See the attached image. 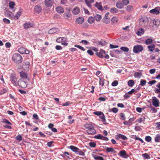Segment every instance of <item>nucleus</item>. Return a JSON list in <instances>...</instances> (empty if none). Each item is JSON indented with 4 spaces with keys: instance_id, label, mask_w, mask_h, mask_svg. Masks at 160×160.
Instances as JSON below:
<instances>
[{
    "instance_id": "nucleus-6",
    "label": "nucleus",
    "mask_w": 160,
    "mask_h": 160,
    "mask_svg": "<svg viewBox=\"0 0 160 160\" xmlns=\"http://www.w3.org/2000/svg\"><path fill=\"white\" fill-rule=\"evenodd\" d=\"M18 51L22 54H28L29 53V51L27 49L23 47L19 48L18 49Z\"/></svg>"
},
{
    "instance_id": "nucleus-2",
    "label": "nucleus",
    "mask_w": 160,
    "mask_h": 160,
    "mask_svg": "<svg viewBox=\"0 0 160 160\" xmlns=\"http://www.w3.org/2000/svg\"><path fill=\"white\" fill-rule=\"evenodd\" d=\"M129 2V0H122V1H119L116 3L117 7L119 9L123 8L124 6H126Z\"/></svg>"
},
{
    "instance_id": "nucleus-31",
    "label": "nucleus",
    "mask_w": 160,
    "mask_h": 160,
    "mask_svg": "<svg viewBox=\"0 0 160 160\" xmlns=\"http://www.w3.org/2000/svg\"><path fill=\"white\" fill-rule=\"evenodd\" d=\"M20 77L23 78H27L28 75L26 72L22 71L20 72Z\"/></svg>"
},
{
    "instance_id": "nucleus-61",
    "label": "nucleus",
    "mask_w": 160,
    "mask_h": 160,
    "mask_svg": "<svg viewBox=\"0 0 160 160\" xmlns=\"http://www.w3.org/2000/svg\"><path fill=\"white\" fill-rule=\"evenodd\" d=\"M135 119L134 118H131L129 119L128 122L130 125L132 124V122L134 121Z\"/></svg>"
},
{
    "instance_id": "nucleus-24",
    "label": "nucleus",
    "mask_w": 160,
    "mask_h": 160,
    "mask_svg": "<svg viewBox=\"0 0 160 160\" xmlns=\"http://www.w3.org/2000/svg\"><path fill=\"white\" fill-rule=\"evenodd\" d=\"M148 51L152 52L155 49V45L154 44H151L147 47Z\"/></svg>"
},
{
    "instance_id": "nucleus-45",
    "label": "nucleus",
    "mask_w": 160,
    "mask_h": 160,
    "mask_svg": "<svg viewBox=\"0 0 160 160\" xmlns=\"http://www.w3.org/2000/svg\"><path fill=\"white\" fill-rule=\"evenodd\" d=\"M146 82H147L146 80L142 79L140 81V84L139 86L141 85L142 86H144L146 85Z\"/></svg>"
},
{
    "instance_id": "nucleus-58",
    "label": "nucleus",
    "mask_w": 160,
    "mask_h": 160,
    "mask_svg": "<svg viewBox=\"0 0 160 160\" xmlns=\"http://www.w3.org/2000/svg\"><path fill=\"white\" fill-rule=\"evenodd\" d=\"M106 150L108 152H112L113 151V149L112 148L107 147Z\"/></svg>"
},
{
    "instance_id": "nucleus-32",
    "label": "nucleus",
    "mask_w": 160,
    "mask_h": 160,
    "mask_svg": "<svg viewBox=\"0 0 160 160\" xmlns=\"http://www.w3.org/2000/svg\"><path fill=\"white\" fill-rule=\"evenodd\" d=\"M127 84L129 87H132L134 85L135 82L133 80H130L128 82Z\"/></svg>"
},
{
    "instance_id": "nucleus-18",
    "label": "nucleus",
    "mask_w": 160,
    "mask_h": 160,
    "mask_svg": "<svg viewBox=\"0 0 160 160\" xmlns=\"http://www.w3.org/2000/svg\"><path fill=\"white\" fill-rule=\"evenodd\" d=\"M158 7H157L154 9H152L150 10V12L151 13L155 14L156 15H157L159 14L160 13L159 11L157 9L158 8Z\"/></svg>"
},
{
    "instance_id": "nucleus-8",
    "label": "nucleus",
    "mask_w": 160,
    "mask_h": 160,
    "mask_svg": "<svg viewBox=\"0 0 160 160\" xmlns=\"http://www.w3.org/2000/svg\"><path fill=\"white\" fill-rule=\"evenodd\" d=\"M109 14V12H107L105 14V17L103 18V22L106 24H108L110 22V18L108 17Z\"/></svg>"
},
{
    "instance_id": "nucleus-39",
    "label": "nucleus",
    "mask_w": 160,
    "mask_h": 160,
    "mask_svg": "<svg viewBox=\"0 0 160 160\" xmlns=\"http://www.w3.org/2000/svg\"><path fill=\"white\" fill-rule=\"evenodd\" d=\"M76 154L82 156H84L85 155L84 152L79 148H78V150L77 151Z\"/></svg>"
},
{
    "instance_id": "nucleus-5",
    "label": "nucleus",
    "mask_w": 160,
    "mask_h": 160,
    "mask_svg": "<svg viewBox=\"0 0 160 160\" xmlns=\"http://www.w3.org/2000/svg\"><path fill=\"white\" fill-rule=\"evenodd\" d=\"M148 24V20L146 18H142L139 19V25L141 27L147 26Z\"/></svg>"
},
{
    "instance_id": "nucleus-25",
    "label": "nucleus",
    "mask_w": 160,
    "mask_h": 160,
    "mask_svg": "<svg viewBox=\"0 0 160 160\" xmlns=\"http://www.w3.org/2000/svg\"><path fill=\"white\" fill-rule=\"evenodd\" d=\"M66 38L65 37H59L57 38L56 41L58 43H60L62 41H66Z\"/></svg>"
},
{
    "instance_id": "nucleus-23",
    "label": "nucleus",
    "mask_w": 160,
    "mask_h": 160,
    "mask_svg": "<svg viewBox=\"0 0 160 160\" xmlns=\"http://www.w3.org/2000/svg\"><path fill=\"white\" fill-rule=\"evenodd\" d=\"M58 31V29L57 28H53L50 29L48 31V33L52 34L56 33Z\"/></svg>"
},
{
    "instance_id": "nucleus-38",
    "label": "nucleus",
    "mask_w": 160,
    "mask_h": 160,
    "mask_svg": "<svg viewBox=\"0 0 160 160\" xmlns=\"http://www.w3.org/2000/svg\"><path fill=\"white\" fill-rule=\"evenodd\" d=\"M92 156L96 160H104V158L102 157L97 156L94 154H92Z\"/></svg>"
},
{
    "instance_id": "nucleus-60",
    "label": "nucleus",
    "mask_w": 160,
    "mask_h": 160,
    "mask_svg": "<svg viewBox=\"0 0 160 160\" xmlns=\"http://www.w3.org/2000/svg\"><path fill=\"white\" fill-rule=\"evenodd\" d=\"M15 138L17 140L21 141L22 140V137L20 134L18 135V136L16 137Z\"/></svg>"
},
{
    "instance_id": "nucleus-9",
    "label": "nucleus",
    "mask_w": 160,
    "mask_h": 160,
    "mask_svg": "<svg viewBox=\"0 0 160 160\" xmlns=\"http://www.w3.org/2000/svg\"><path fill=\"white\" fill-rule=\"evenodd\" d=\"M10 81L12 82L15 86L17 85L16 81L17 79L15 76L13 74H11L10 76Z\"/></svg>"
},
{
    "instance_id": "nucleus-30",
    "label": "nucleus",
    "mask_w": 160,
    "mask_h": 160,
    "mask_svg": "<svg viewBox=\"0 0 160 160\" xmlns=\"http://www.w3.org/2000/svg\"><path fill=\"white\" fill-rule=\"evenodd\" d=\"M152 21L153 24L156 27H158L160 24V21L158 19H154Z\"/></svg>"
},
{
    "instance_id": "nucleus-19",
    "label": "nucleus",
    "mask_w": 160,
    "mask_h": 160,
    "mask_svg": "<svg viewBox=\"0 0 160 160\" xmlns=\"http://www.w3.org/2000/svg\"><path fill=\"white\" fill-rule=\"evenodd\" d=\"M42 10L41 7L37 5L34 8V12L37 13H39L41 12Z\"/></svg>"
},
{
    "instance_id": "nucleus-57",
    "label": "nucleus",
    "mask_w": 160,
    "mask_h": 160,
    "mask_svg": "<svg viewBox=\"0 0 160 160\" xmlns=\"http://www.w3.org/2000/svg\"><path fill=\"white\" fill-rule=\"evenodd\" d=\"M3 21L4 23L6 24H9L10 23V21L8 19L4 18L3 19Z\"/></svg>"
},
{
    "instance_id": "nucleus-4",
    "label": "nucleus",
    "mask_w": 160,
    "mask_h": 160,
    "mask_svg": "<svg viewBox=\"0 0 160 160\" xmlns=\"http://www.w3.org/2000/svg\"><path fill=\"white\" fill-rule=\"evenodd\" d=\"M143 50V48L142 45H138L134 46L133 51L135 53H137L138 52H142Z\"/></svg>"
},
{
    "instance_id": "nucleus-59",
    "label": "nucleus",
    "mask_w": 160,
    "mask_h": 160,
    "mask_svg": "<svg viewBox=\"0 0 160 160\" xmlns=\"http://www.w3.org/2000/svg\"><path fill=\"white\" fill-rule=\"evenodd\" d=\"M64 15V17L66 19H67L71 17V14L69 12L67 13H65Z\"/></svg>"
},
{
    "instance_id": "nucleus-51",
    "label": "nucleus",
    "mask_w": 160,
    "mask_h": 160,
    "mask_svg": "<svg viewBox=\"0 0 160 160\" xmlns=\"http://www.w3.org/2000/svg\"><path fill=\"white\" fill-rule=\"evenodd\" d=\"M145 140L147 142H149L152 140V138L150 136H146L145 138Z\"/></svg>"
},
{
    "instance_id": "nucleus-20",
    "label": "nucleus",
    "mask_w": 160,
    "mask_h": 160,
    "mask_svg": "<svg viewBox=\"0 0 160 160\" xmlns=\"http://www.w3.org/2000/svg\"><path fill=\"white\" fill-rule=\"evenodd\" d=\"M72 13L74 15H77L80 12V10L78 7H75L72 10Z\"/></svg>"
},
{
    "instance_id": "nucleus-7",
    "label": "nucleus",
    "mask_w": 160,
    "mask_h": 160,
    "mask_svg": "<svg viewBox=\"0 0 160 160\" xmlns=\"http://www.w3.org/2000/svg\"><path fill=\"white\" fill-rule=\"evenodd\" d=\"M34 25L33 23L30 22H26L23 24L24 28L25 29H28L34 26Z\"/></svg>"
},
{
    "instance_id": "nucleus-13",
    "label": "nucleus",
    "mask_w": 160,
    "mask_h": 160,
    "mask_svg": "<svg viewBox=\"0 0 160 160\" xmlns=\"http://www.w3.org/2000/svg\"><path fill=\"white\" fill-rule=\"evenodd\" d=\"M44 2L45 6L48 7H51L53 3L52 0H45Z\"/></svg>"
},
{
    "instance_id": "nucleus-17",
    "label": "nucleus",
    "mask_w": 160,
    "mask_h": 160,
    "mask_svg": "<svg viewBox=\"0 0 160 160\" xmlns=\"http://www.w3.org/2000/svg\"><path fill=\"white\" fill-rule=\"evenodd\" d=\"M18 84L20 87L23 88H26L27 86L26 82L23 80L19 81Z\"/></svg>"
},
{
    "instance_id": "nucleus-47",
    "label": "nucleus",
    "mask_w": 160,
    "mask_h": 160,
    "mask_svg": "<svg viewBox=\"0 0 160 160\" xmlns=\"http://www.w3.org/2000/svg\"><path fill=\"white\" fill-rule=\"evenodd\" d=\"M94 138L97 139H102L103 138V136L101 134H99L96 135L94 136Z\"/></svg>"
},
{
    "instance_id": "nucleus-44",
    "label": "nucleus",
    "mask_w": 160,
    "mask_h": 160,
    "mask_svg": "<svg viewBox=\"0 0 160 160\" xmlns=\"http://www.w3.org/2000/svg\"><path fill=\"white\" fill-rule=\"evenodd\" d=\"M99 84L100 85H101L102 86H103L104 85V79L103 78H99Z\"/></svg>"
},
{
    "instance_id": "nucleus-35",
    "label": "nucleus",
    "mask_w": 160,
    "mask_h": 160,
    "mask_svg": "<svg viewBox=\"0 0 160 160\" xmlns=\"http://www.w3.org/2000/svg\"><path fill=\"white\" fill-rule=\"evenodd\" d=\"M133 6L132 5H129L126 8V11L128 12H130L133 10Z\"/></svg>"
},
{
    "instance_id": "nucleus-16",
    "label": "nucleus",
    "mask_w": 160,
    "mask_h": 160,
    "mask_svg": "<svg viewBox=\"0 0 160 160\" xmlns=\"http://www.w3.org/2000/svg\"><path fill=\"white\" fill-rule=\"evenodd\" d=\"M85 2L88 7L90 9H92V6L91 3L94 2V0H85Z\"/></svg>"
},
{
    "instance_id": "nucleus-26",
    "label": "nucleus",
    "mask_w": 160,
    "mask_h": 160,
    "mask_svg": "<svg viewBox=\"0 0 160 160\" xmlns=\"http://www.w3.org/2000/svg\"><path fill=\"white\" fill-rule=\"evenodd\" d=\"M95 5V7H97L99 10H101V11H102L103 10V9L102 8V7L101 3H98L97 2H96Z\"/></svg>"
},
{
    "instance_id": "nucleus-36",
    "label": "nucleus",
    "mask_w": 160,
    "mask_h": 160,
    "mask_svg": "<svg viewBox=\"0 0 160 160\" xmlns=\"http://www.w3.org/2000/svg\"><path fill=\"white\" fill-rule=\"evenodd\" d=\"M88 22L90 24H92L94 22V18L92 17H89L88 19Z\"/></svg>"
},
{
    "instance_id": "nucleus-53",
    "label": "nucleus",
    "mask_w": 160,
    "mask_h": 160,
    "mask_svg": "<svg viewBox=\"0 0 160 160\" xmlns=\"http://www.w3.org/2000/svg\"><path fill=\"white\" fill-rule=\"evenodd\" d=\"M132 136L135 137L134 138L136 140H138L140 141H141L142 143L144 142V141L142 139H141L139 137H138L136 135H134V136L133 135V136Z\"/></svg>"
},
{
    "instance_id": "nucleus-63",
    "label": "nucleus",
    "mask_w": 160,
    "mask_h": 160,
    "mask_svg": "<svg viewBox=\"0 0 160 160\" xmlns=\"http://www.w3.org/2000/svg\"><path fill=\"white\" fill-rule=\"evenodd\" d=\"M145 119V117H143L142 118H141L138 120V121L139 123H140L142 121H144Z\"/></svg>"
},
{
    "instance_id": "nucleus-14",
    "label": "nucleus",
    "mask_w": 160,
    "mask_h": 160,
    "mask_svg": "<svg viewBox=\"0 0 160 160\" xmlns=\"http://www.w3.org/2000/svg\"><path fill=\"white\" fill-rule=\"evenodd\" d=\"M152 104L156 107H158L159 106V102L158 99L155 97H153Z\"/></svg>"
},
{
    "instance_id": "nucleus-64",
    "label": "nucleus",
    "mask_w": 160,
    "mask_h": 160,
    "mask_svg": "<svg viewBox=\"0 0 160 160\" xmlns=\"http://www.w3.org/2000/svg\"><path fill=\"white\" fill-rule=\"evenodd\" d=\"M71 103L69 102H67L65 103H63L62 104V105L63 106H69L71 104Z\"/></svg>"
},
{
    "instance_id": "nucleus-15",
    "label": "nucleus",
    "mask_w": 160,
    "mask_h": 160,
    "mask_svg": "<svg viewBox=\"0 0 160 160\" xmlns=\"http://www.w3.org/2000/svg\"><path fill=\"white\" fill-rule=\"evenodd\" d=\"M87 132L89 135H93L96 133V131L93 127L92 129L87 130Z\"/></svg>"
},
{
    "instance_id": "nucleus-27",
    "label": "nucleus",
    "mask_w": 160,
    "mask_h": 160,
    "mask_svg": "<svg viewBox=\"0 0 160 160\" xmlns=\"http://www.w3.org/2000/svg\"><path fill=\"white\" fill-rule=\"evenodd\" d=\"M144 32V30L142 28L139 29L136 33L137 34L138 36H141Z\"/></svg>"
},
{
    "instance_id": "nucleus-50",
    "label": "nucleus",
    "mask_w": 160,
    "mask_h": 160,
    "mask_svg": "<svg viewBox=\"0 0 160 160\" xmlns=\"http://www.w3.org/2000/svg\"><path fill=\"white\" fill-rule=\"evenodd\" d=\"M15 5V3L11 1L9 3V6L11 9L14 8V6Z\"/></svg>"
},
{
    "instance_id": "nucleus-52",
    "label": "nucleus",
    "mask_w": 160,
    "mask_h": 160,
    "mask_svg": "<svg viewBox=\"0 0 160 160\" xmlns=\"http://www.w3.org/2000/svg\"><path fill=\"white\" fill-rule=\"evenodd\" d=\"M120 49L122 51L126 52H128L129 50V49L128 48L124 47H121Z\"/></svg>"
},
{
    "instance_id": "nucleus-40",
    "label": "nucleus",
    "mask_w": 160,
    "mask_h": 160,
    "mask_svg": "<svg viewBox=\"0 0 160 160\" xmlns=\"http://www.w3.org/2000/svg\"><path fill=\"white\" fill-rule=\"evenodd\" d=\"M118 9L115 8H112L110 10V12L111 13H117L118 12Z\"/></svg>"
},
{
    "instance_id": "nucleus-41",
    "label": "nucleus",
    "mask_w": 160,
    "mask_h": 160,
    "mask_svg": "<svg viewBox=\"0 0 160 160\" xmlns=\"http://www.w3.org/2000/svg\"><path fill=\"white\" fill-rule=\"evenodd\" d=\"M142 74V73L140 72H137L134 73V76L136 78H140Z\"/></svg>"
},
{
    "instance_id": "nucleus-28",
    "label": "nucleus",
    "mask_w": 160,
    "mask_h": 160,
    "mask_svg": "<svg viewBox=\"0 0 160 160\" xmlns=\"http://www.w3.org/2000/svg\"><path fill=\"white\" fill-rule=\"evenodd\" d=\"M69 148L71 149L72 151L75 152V153H77V151L78 150V148L72 145L70 146Z\"/></svg>"
},
{
    "instance_id": "nucleus-33",
    "label": "nucleus",
    "mask_w": 160,
    "mask_h": 160,
    "mask_svg": "<svg viewBox=\"0 0 160 160\" xmlns=\"http://www.w3.org/2000/svg\"><path fill=\"white\" fill-rule=\"evenodd\" d=\"M94 20L97 21H99L101 20L102 17L100 15L97 14L94 16Z\"/></svg>"
},
{
    "instance_id": "nucleus-49",
    "label": "nucleus",
    "mask_w": 160,
    "mask_h": 160,
    "mask_svg": "<svg viewBox=\"0 0 160 160\" xmlns=\"http://www.w3.org/2000/svg\"><path fill=\"white\" fill-rule=\"evenodd\" d=\"M142 155L145 159H149L150 158L149 155L147 153L143 154Z\"/></svg>"
},
{
    "instance_id": "nucleus-42",
    "label": "nucleus",
    "mask_w": 160,
    "mask_h": 160,
    "mask_svg": "<svg viewBox=\"0 0 160 160\" xmlns=\"http://www.w3.org/2000/svg\"><path fill=\"white\" fill-rule=\"evenodd\" d=\"M160 140V134H157L155 138V141L158 142H159Z\"/></svg>"
},
{
    "instance_id": "nucleus-62",
    "label": "nucleus",
    "mask_w": 160,
    "mask_h": 160,
    "mask_svg": "<svg viewBox=\"0 0 160 160\" xmlns=\"http://www.w3.org/2000/svg\"><path fill=\"white\" fill-rule=\"evenodd\" d=\"M80 43H83L85 45H87L89 43L86 40H82L81 41Z\"/></svg>"
},
{
    "instance_id": "nucleus-54",
    "label": "nucleus",
    "mask_w": 160,
    "mask_h": 160,
    "mask_svg": "<svg viewBox=\"0 0 160 160\" xmlns=\"http://www.w3.org/2000/svg\"><path fill=\"white\" fill-rule=\"evenodd\" d=\"M118 84V82L117 80H115L113 81L112 83V86L115 87L117 86Z\"/></svg>"
},
{
    "instance_id": "nucleus-46",
    "label": "nucleus",
    "mask_w": 160,
    "mask_h": 160,
    "mask_svg": "<svg viewBox=\"0 0 160 160\" xmlns=\"http://www.w3.org/2000/svg\"><path fill=\"white\" fill-rule=\"evenodd\" d=\"M118 19L116 17H113L111 19V22L112 23H114L118 22Z\"/></svg>"
},
{
    "instance_id": "nucleus-48",
    "label": "nucleus",
    "mask_w": 160,
    "mask_h": 160,
    "mask_svg": "<svg viewBox=\"0 0 160 160\" xmlns=\"http://www.w3.org/2000/svg\"><path fill=\"white\" fill-rule=\"evenodd\" d=\"M120 118L121 120H124L126 117L125 115V114L122 113H121L119 114Z\"/></svg>"
},
{
    "instance_id": "nucleus-37",
    "label": "nucleus",
    "mask_w": 160,
    "mask_h": 160,
    "mask_svg": "<svg viewBox=\"0 0 160 160\" xmlns=\"http://www.w3.org/2000/svg\"><path fill=\"white\" fill-rule=\"evenodd\" d=\"M153 40L151 38H148L147 39L145 42V43L146 45H149L152 43Z\"/></svg>"
},
{
    "instance_id": "nucleus-3",
    "label": "nucleus",
    "mask_w": 160,
    "mask_h": 160,
    "mask_svg": "<svg viewBox=\"0 0 160 160\" xmlns=\"http://www.w3.org/2000/svg\"><path fill=\"white\" fill-rule=\"evenodd\" d=\"M93 113L95 115L99 116L100 118L102 119V120L104 124H107V123L106 121L105 116L104 114L102 112L100 111H96L94 112Z\"/></svg>"
},
{
    "instance_id": "nucleus-43",
    "label": "nucleus",
    "mask_w": 160,
    "mask_h": 160,
    "mask_svg": "<svg viewBox=\"0 0 160 160\" xmlns=\"http://www.w3.org/2000/svg\"><path fill=\"white\" fill-rule=\"evenodd\" d=\"M156 87L158 88V89H157L155 90V92L157 93H160V82L158 83L157 85L156 86Z\"/></svg>"
},
{
    "instance_id": "nucleus-55",
    "label": "nucleus",
    "mask_w": 160,
    "mask_h": 160,
    "mask_svg": "<svg viewBox=\"0 0 160 160\" xmlns=\"http://www.w3.org/2000/svg\"><path fill=\"white\" fill-rule=\"evenodd\" d=\"M74 47H76V48H79V49L82 50L83 51H84L85 50V49L83 47L80 46V45H75L74 46Z\"/></svg>"
},
{
    "instance_id": "nucleus-22",
    "label": "nucleus",
    "mask_w": 160,
    "mask_h": 160,
    "mask_svg": "<svg viewBox=\"0 0 160 160\" xmlns=\"http://www.w3.org/2000/svg\"><path fill=\"white\" fill-rule=\"evenodd\" d=\"M84 18L82 17H78L76 20V22L78 24H82L84 22Z\"/></svg>"
},
{
    "instance_id": "nucleus-12",
    "label": "nucleus",
    "mask_w": 160,
    "mask_h": 160,
    "mask_svg": "<svg viewBox=\"0 0 160 160\" xmlns=\"http://www.w3.org/2000/svg\"><path fill=\"white\" fill-rule=\"evenodd\" d=\"M103 54H106V53L105 51L102 49L100 50L99 52H97L96 53L98 57L102 58H103Z\"/></svg>"
},
{
    "instance_id": "nucleus-56",
    "label": "nucleus",
    "mask_w": 160,
    "mask_h": 160,
    "mask_svg": "<svg viewBox=\"0 0 160 160\" xmlns=\"http://www.w3.org/2000/svg\"><path fill=\"white\" fill-rule=\"evenodd\" d=\"M90 146L92 148H94L96 146V144L95 142H90L89 143Z\"/></svg>"
},
{
    "instance_id": "nucleus-10",
    "label": "nucleus",
    "mask_w": 160,
    "mask_h": 160,
    "mask_svg": "<svg viewBox=\"0 0 160 160\" xmlns=\"http://www.w3.org/2000/svg\"><path fill=\"white\" fill-rule=\"evenodd\" d=\"M30 63L28 62H24L22 65V68L25 70H28L30 66Z\"/></svg>"
},
{
    "instance_id": "nucleus-21",
    "label": "nucleus",
    "mask_w": 160,
    "mask_h": 160,
    "mask_svg": "<svg viewBox=\"0 0 160 160\" xmlns=\"http://www.w3.org/2000/svg\"><path fill=\"white\" fill-rule=\"evenodd\" d=\"M56 11L59 13H62L64 12L63 8L61 6H58L56 8Z\"/></svg>"
},
{
    "instance_id": "nucleus-29",
    "label": "nucleus",
    "mask_w": 160,
    "mask_h": 160,
    "mask_svg": "<svg viewBox=\"0 0 160 160\" xmlns=\"http://www.w3.org/2000/svg\"><path fill=\"white\" fill-rule=\"evenodd\" d=\"M84 127L87 129V130H89L91 129H92L94 127L91 124L86 123L84 125Z\"/></svg>"
},
{
    "instance_id": "nucleus-1",
    "label": "nucleus",
    "mask_w": 160,
    "mask_h": 160,
    "mask_svg": "<svg viewBox=\"0 0 160 160\" xmlns=\"http://www.w3.org/2000/svg\"><path fill=\"white\" fill-rule=\"evenodd\" d=\"M12 59L15 63H20L22 62V58L19 54L15 53L12 56Z\"/></svg>"
},
{
    "instance_id": "nucleus-11",
    "label": "nucleus",
    "mask_w": 160,
    "mask_h": 160,
    "mask_svg": "<svg viewBox=\"0 0 160 160\" xmlns=\"http://www.w3.org/2000/svg\"><path fill=\"white\" fill-rule=\"evenodd\" d=\"M118 155L124 158H127L128 157L126 156L127 155V154L126 152L124 150L120 151L119 153H118Z\"/></svg>"
},
{
    "instance_id": "nucleus-34",
    "label": "nucleus",
    "mask_w": 160,
    "mask_h": 160,
    "mask_svg": "<svg viewBox=\"0 0 160 160\" xmlns=\"http://www.w3.org/2000/svg\"><path fill=\"white\" fill-rule=\"evenodd\" d=\"M22 12L20 9H19V11H18L16 14L14 16V18L16 19H18L19 17L21 16Z\"/></svg>"
}]
</instances>
